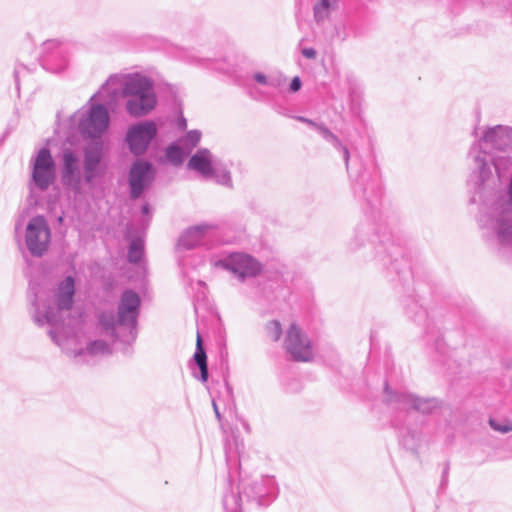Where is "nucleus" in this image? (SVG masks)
<instances>
[{"instance_id": "nucleus-11", "label": "nucleus", "mask_w": 512, "mask_h": 512, "mask_svg": "<svg viewBox=\"0 0 512 512\" xmlns=\"http://www.w3.org/2000/svg\"><path fill=\"white\" fill-rule=\"evenodd\" d=\"M158 132L154 121L145 120L131 125L125 136V141L130 152L135 156H141L146 153L151 141Z\"/></svg>"}, {"instance_id": "nucleus-27", "label": "nucleus", "mask_w": 512, "mask_h": 512, "mask_svg": "<svg viewBox=\"0 0 512 512\" xmlns=\"http://www.w3.org/2000/svg\"><path fill=\"white\" fill-rule=\"evenodd\" d=\"M144 253V241L138 237L130 242L127 259L131 263H139Z\"/></svg>"}, {"instance_id": "nucleus-20", "label": "nucleus", "mask_w": 512, "mask_h": 512, "mask_svg": "<svg viewBox=\"0 0 512 512\" xmlns=\"http://www.w3.org/2000/svg\"><path fill=\"white\" fill-rule=\"evenodd\" d=\"M102 159V147L100 144L87 147L84 150V178L86 183H91L95 178V172Z\"/></svg>"}, {"instance_id": "nucleus-37", "label": "nucleus", "mask_w": 512, "mask_h": 512, "mask_svg": "<svg viewBox=\"0 0 512 512\" xmlns=\"http://www.w3.org/2000/svg\"><path fill=\"white\" fill-rule=\"evenodd\" d=\"M212 405H213V410L215 412V415H216L217 419L220 421L221 420V414H220V411H219V408H218L216 402L213 401Z\"/></svg>"}, {"instance_id": "nucleus-33", "label": "nucleus", "mask_w": 512, "mask_h": 512, "mask_svg": "<svg viewBox=\"0 0 512 512\" xmlns=\"http://www.w3.org/2000/svg\"><path fill=\"white\" fill-rule=\"evenodd\" d=\"M301 86H302V82H301V79L298 77V76H295L291 83H290V91L291 92H297L301 89Z\"/></svg>"}, {"instance_id": "nucleus-16", "label": "nucleus", "mask_w": 512, "mask_h": 512, "mask_svg": "<svg viewBox=\"0 0 512 512\" xmlns=\"http://www.w3.org/2000/svg\"><path fill=\"white\" fill-rule=\"evenodd\" d=\"M62 161L63 184L75 189L79 188L81 184L79 157L71 149H64L62 153Z\"/></svg>"}, {"instance_id": "nucleus-4", "label": "nucleus", "mask_w": 512, "mask_h": 512, "mask_svg": "<svg viewBox=\"0 0 512 512\" xmlns=\"http://www.w3.org/2000/svg\"><path fill=\"white\" fill-rule=\"evenodd\" d=\"M512 150V128L497 125L488 128L483 137L474 142L469 150L472 160V177L477 179L476 184L481 186L492 177V170L488 163V153Z\"/></svg>"}, {"instance_id": "nucleus-35", "label": "nucleus", "mask_w": 512, "mask_h": 512, "mask_svg": "<svg viewBox=\"0 0 512 512\" xmlns=\"http://www.w3.org/2000/svg\"><path fill=\"white\" fill-rule=\"evenodd\" d=\"M507 195H508L510 204H512V175H511V178L507 185Z\"/></svg>"}, {"instance_id": "nucleus-1", "label": "nucleus", "mask_w": 512, "mask_h": 512, "mask_svg": "<svg viewBox=\"0 0 512 512\" xmlns=\"http://www.w3.org/2000/svg\"><path fill=\"white\" fill-rule=\"evenodd\" d=\"M119 98H128L125 109L130 116L139 118L148 115L157 105L153 79L140 72L111 74L90 98V102L103 99L112 107ZM72 119L77 122L80 134L91 139L100 138L110 123L109 112L101 103H90L87 111L75 113Z\"/></svg>"}, {"instance_id": "nucleus-29", "label": "nucleus", "mask_w": 512, "mask_h": 512, "mask_svg": "<svg viewBox=\"0 0 512 512\" xmlns=\"http://www.w3.org/2000/svg\"><path fill=\"white\" fill-rule=\"evenodd\" d=\"M265 334L272 341H278L282 335V327L279 321L272 320L265 325Z\"/></svg>"}, {"instance_id": "nucleus-38", "label": "nucleus", "mask_w": 512, "mask_h": 512, "mask_svg": "<svg viewBox=\"0 0 512 512\" xmlns=\"http://www.w3.org/2000/svg\"><path fill=\"white\" fill-rule=\"evenodd\" d=\"M141 211H142V214H144V215L149 214V212H150V207H149V205H148L147 203H146V204H144V205L142 206V208H141Z\"/></svg>"}, {"instance_id": "nucleus-23", "label": "nucleus", "mask_w": 512, "mask_h": 512, "mask_svg": "<svg viewBox=\"0 0 512 512\" xmlns=\"http://www.w3.org/2000/svg\"><path fill=\"white\" fill-rule=\"evenodd\" d=\"M339 7V0H316L313 4V17L320 25L330 19L332 12Z\"/></svg>"}, {"instance_id": "nucleus-21", "label": "nucleus", "mask_w": 512, "mask_h": 512, "mask_svg": "<svg viewBox=\"0 0 512 512\" xmlns=\"http://www.w3.org/2000/svg\"><path fill=\"white\" fill-rule=\"evenodd\" d=\"M495 233L499 244L512 246V219L509 218L506 210H503L496 218Z\"/></svg>"}, {"instance_id": "nucleus-31", "label": "nucleus", "mask_w": 512, "mask_h": 512, "mask_svg": "<svg viewBox=\"0 0 512 512\" xmlns=\"http://www.w3.org/2000/svg\"><path fill=\"white\" fill-rule=\"evenodd\" d=\"M489 424L493 430L501 432V433H508V432L512 431V423L511 422L500 423L496 419H490Z\"/></svg>"}, {"instance_id": "nucleus-19", "label": "nucleus", "mask_w": 512, "mask_h": 512, "mask_svg": "<svg viewBox=\"0 0 512 512\" xmlns=\"http://www.w3.org/2000/svg\"><path fill=\"white\" fill-rule=\"evenodd\" d=\"M218 158L209 149L201 148L190 157L187 167L198 172L204 178H208Z\"/></svg>"}, {"instance_id": "nucleus-6", "label": "nucleus", "mask_w": 512, "mask_h": 512, "mask_svg": "<svg viewBox=\"0 0 512 512\" xmlns=\"http://www.w3.org/2000/svg\"><path fill=\"white\" fill-rule=\"evenodd\" d=\"M276 480L270 475L246 476L240 472L238 491L226 492L223 496L225 512H244L242 495L248 501H256L258 505H268L277 495Z\"/></svg>"}, {"instance_id": "nucleus-10", "label": "nucleus", "mask_w": 512, "mask_h": 512, "mask_svg": "<svg viewBox=\"0 0 512 512\" xmlns=\"http://www.w3.org/2000/svg\"><path fill=\"white\" fill-rule=\"evenodd\" d=\"M31 184L45 191L55 178V162L48 148L43 147L31 159Z\"/></svg>"}, {"instance_id": "nucleus-36", "label": "nucleus", "mask_w": 512, "mask_h": 512, "mask_svg": "<svg viewBox=\"0 0 512 512\" xmlns=\"http://www.w3.org/2000/svg\"><path fill=\"white\" fill-rule=\"evenodd\" d=\"M414 306L418 309L417 310V315L420 317V318H425L426 317V311L421 308V307H418L417 303H414Z\"/></svg>"}, {"instance_id": "nucleus-12", "label": "nucleus", "mask_w": 512, "mask_h": 512, "mask_svg": "<svg viewBox=\"0 0 512 512\" xmlns=\"http://www.w3.org/2000/svg\"><path fill=\"white\" fill-rule=\"evenodd\" d=\"M155 178V169L152 163L137 160L132 163L128 173L129 195L132 200L138 199L148 189Z\"/></svg>"}, {"instance_id": "nucleus-22", "label": "nucleus", "mask_w": 512, "mask_h": 512, "mask_svg": "<svg viewBox=\"0 0 512 512\" xmlns=\"http://www.w3.org/2000/svg\"><path fill=\"white\" fill-rule=\"evenodd\" d=\"M488 163L490 168L494 167L497 175L502 177L507 171L512 169V150H503L488 153Z\"/></svg>"}, {"instance_id": "nucleus-25", "label": "nucleus", "mask_w": 512, "mask_h": 512, "mask_svg": "<svg viewBox=\"0 0 512 512\" xmlns=\"http://www.w3.org/2000/svg\"><path fill=\"white\" fill-rule=\"evenodd\" d=\"M193 360L200 370L199 380L201 382H206L209 376L207 355L203 348L202 338L199 333H197L196 350L193 356Z\"/></svg>"}, {"instance_id": "nucleus-30", "label": "nucleus", "mask_w": 512, "mask_h": 512, "mask_svg": "<svg viewBox=\"0 0 512 512\" xmlns=\"http://www.w3.org/2000/svg\"><path fill=\"white\" fill-rule=\"evenodd\" d=\"M201 139V132L198 130H191L181 139V144L185 148H194Z\"/></svg>"}, {"instance_id": "nucleus-15", "label": "nucleus", "mask_w": 512, "mask_h": 512, "mask_svg": "<svg viewBox=\"0 0 512 512\" xmlns=\"http://www.w3.org/2000/svg\"><path fill=\"white\" fill-rule=\"evenodd\" d=\"M43 51L46 54L41 59V65L44 69L53 73H60L64 71L68 61L58 41H46L43 44Z\"/></svg>"}, {"instance_id": "nucleus-24", "label": "nucleus", "mask_w": 512, "mask_h": 512, "mask_svg": "<svg viewBox=\"0 0 512 512\" xmlns=\"http://www.w3.org/2000/svg\"><path fill=\"white\" fill-rule=\"evenodd\" d=\"M207 179H213L217 184L232 188V177L229 166L220 158L214 163L211 173Z\"/></svg>"}, {"instance_id": "nucleus-2", "label": "nucleus", "mask_w": 512, "mask_h": 512, "mask_svg": "<svg viewBox=\"0 0 512 512\" xmlns=\"http://www.w3.org/2000/svg\"><path fill=\"white\" fill-rule=\"evenodd\" d=\"M74 295L75 278L68 275L57 283L52 299L42 294H35L30 299L34 323L40 327L49 325V336L57 345H61L58 329L73 307Z\"/></svg>"}, {"instance_id": "nucleus-7", "label": "nucleus", "mask_w": 512, "mask_h": 512, "mask_svg": "<svg viewBox=\"0 0 512 512\" xmlns=\"http://www.w3.org/2000/svg\"><path fill=\"white\" fill-rule=\"evenodd\" d=\"M216 267H221L234 274L240 281L246 278L256 277L262 270V265L251 255L234 252L214 262Z\"/></svg>"}, {"instance_id": "nucleus-32", "label": "nucleus", "mask_w": 512, "mask_h": 512, "mask_svg": "<svg viewBox=\"0 0 512 512\" xmlns=\"http://www.w3.org/2000/svg\"><path fill=\"white\" fill-rule=\"evenodd\" d=\"M301 53L307 59H315L317 56L316 50L312 47L303 48Z\"/></svg>"}, {"instance_id": "nucleus-14", "label": "nucleus", "mask_w": 512, "mask_h": 512, "mask_svg": "<svg viewBox=\"0 0 512 512\" xmlns=\"http://www.w3.org/2000/svg\"><path fill=\"white\" fill-rule=\"evenodd\" d=\"M70 340L62 341L61 347L69 356L73 357L78 363H89L91 359L111 354V346L105 340L90 341L85 348L70 349L67 344Z\"/></svg>"}, {"instance_id": "nucleus-5", "label": "nucleus", "mask_w": 512, "mask_h": 512, "mask_svg": "<svg viewBox=\"0 0 512 512\" xmlns=\"http://www.w3.org/2000/svg\"><path fill=\"white\" fill-rule=\"evenodd\" d=\"M370 245L376 252L377 259L384 265L392 263L393 258L402 254L401 248L390 238L386 225L381 216L377 219H365L354 230V235L349 241V248L356 251L361 247Z\"/></svg>"}, {"instance_id": "nucleus-28", "label": "nucleus", "mask_w": 512, "mask_h": 512, "mask_svg": "<svg viewBox=\"0 0 512 512\" xmlns=\"http://www.w3.org/2000/svg\"><path fill=\"white\" fill-rule=\"evenodd\" d=\"M167 160L173 165H180L185 157L183 149L175 143L167 146L165 150Z\"/></svg>"}, {"instance_id": "nucleus-13", "label": "nucleus", "mask_w": 512, "mask_h": 512, "mask_svg": "<svg viewBox=\"0 0 512 512\" xmlns=\"http://www.w3.org/2000/svg\"><path fill=\"white\" fill-rule=\"evenodd\" d=\"M284 346L293 360L307 362L312 359L313 350L311 341L304 335L300 328L291 324L287 330Z\"/></svg>"}, {"instance_id": "nucleus-34", "label": "nucleus", "mask_w": 512, "mask_h": 512, "mask_svg": "<svg viewBox=\"0 0 512 512\" xmlns=\"http://www.w3.org/2000/svg\"><path fill=\"white\" fill-rule=\"evenodd\" d=\"M25 70H28V68L25 66V65H18L15 70H14V76H15V81H16V84L18 85L19 84V77H20V74H22L23 71Z\"/></svg>"}, {"instance_id": "nucleus-9", "label": "nucleus", "mask_w": 512, "mask_h": 512, "mask_svg": "<svg viewBox=\"0 0 512 512\" xmlns=\"http://www.w3.org/2000/svg\"><path fill=\"white\" fill-rule=\"evenodd\" d=\"M385 393L387 403L396 410L407 412L414 410L428 414L438 405V402L434 398H419L411 393L391 391L387 383L385 384Z\"/></svg>"}, {"instance_id": "nucleus-26", "label": "nucleus", "mask_w": 512, "mask_h": 512, "mask_svg": "<svg viewBox=\"0 0 512 512\" xmlns=\"http://www.w3.org/2000/svg\"><path fill=\"white\" fill-rule=\"evenodd\" d=\"M253 79L260 85L269 88L277 89L285 83V78L281 74H264L256 72L253 74Z\"/></svg>"}, {"instance_id": "nucleus-3", "label": "nucleus", "mask_w": 512, "mask_h": 512, "mask_svg": "<svg viewBox=\"0 0 512 512\" xmlns=\"http://www.w3.org/2000/svg\"><path fill=\"white\" fill-rule=\"evenodd\" d=\"M141 298L133 290H125L121 294L117 313L102 311L98 314V324L105 335L112 341L119 340L122 343L134 342L138 334V318L140 315Z\"/></svg>"}, {"instance_id": "nucleus-18", "label": "nucleus", "mask_w": 512, "mask_h": 512, "mask_svg": "<svg viewBox=\"0 0 512 512\" xmlns=\"http://www.w3.org/2000/svg\"><path fill=\"white\" fill-rule=\"evenodd\" d=\"M216 228L213 224L203 223L186 229L178 240V247L183 249H193L197 247L203 238Z\"/></svg>"}, {"instance_id": "nucleus-8", "label": "nucleus", "mask_w": 512, "mask_h": 512, "mask_svg": "<svg viewBox=\"0 0 512 512\" xmlns=\"http://www.w3.org/2000/svg\"><path fill=\"white\" fill-rule=\"evenodd\" d=\"M51 240L49 225L43 216L30 219L26 226L25 243L34 257H41L48 250Z\"/></svg>"}, {"instance_id": "nucleus-17", "label": "nucleus", "mask_w": 512, "mask_h": 512, "mask_svg": "<svg viewBox=\"0 0 512 512\" xmlns=\"http://www.w3.org/2000/svg\"><path fill=\"white\" fill-rule=\"evenodd\" d=\"M296 120L306 123L309 126L315 128L318 133L328 142L330 143L337 151L342 153L343 160L345 162L346 169L349 170V159L350 153L348 148L342 144L340 139L324 124L316 123L315 121L308 119L303 116H295Z\"/></svg>"}]
</instances>
